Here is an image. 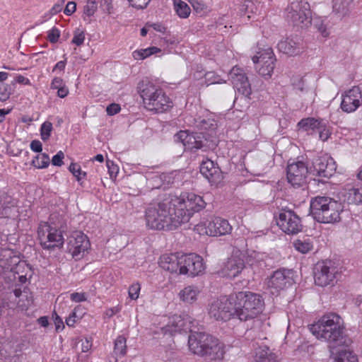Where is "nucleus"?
<instances>
[{
    "instance_id": "f257e3e1",
    "label": "nucleus",
    "mask_w": 362,
    "mask_h": 362,
    "mask_svg": "<svg viewBox=\"0 0 362 362\" xmlns=\"http://www.w3.org/2000/svg\"><path fill=\"white\" fill-rule=\"evenodd\" d=\"M344 330L343 320L335 313L325 315L310 326V331L317 339L327 341L333 346L346 344Z\"/></svg>"
},
{
    "instance_id": "f03ea898",
    "label": "nucleus",
    "mask_w": 362,
    "mask_h": 362,
    "mask_svg": "<svg viewBox=\"0 0 362 362\" xmlns=\"http://www.w3.org/2000/svg\"><path fill=\"white\" fill-rule=\"evenodd\" d=\"M175 210L170 195L157 204H149L145 211V220L148 228L153 230H173L180 223H175Z\"/></svg>"
},
{
    "instance_id": "7ed1b4c3",
    "label": "nucleus",
    "mask_w": 362,
    "mask_h": 362,
    "mask_svg": "<svg viewBox=\"0 0 362 362\" xmlns=\"http://www.w3.org/2000/svg\"><path fill=\"white\" fill-rule=\"evenodd\" d=\"M234 304L235 315L247 321L257 317L262 313L264 302L261 295L250 291H240L230 295Z\"/></svg>"
},
{
    "instance_id": "20e7f679",
    "label": "nucleus",
    "mask_w": 362,
    "mask_h": 362,
    "mask_svg": "<svg viewBox=\"0 0 362 362\" xmlns=\"http://www.w3.org/2000/svg\"><path fill=\"white\" fill-rule=\"evenodd\" d=\"M173 207L175 210V223H187L192 216L205 207L202 197L194 193H184L180 196L170 195Z\"/></svg>"
},
{
    "instance_id": "39448f33",
    "label": "nucleus",
    "mask_w": 362,
    "mask_h": 362,
    "mask_svg": "<svg viewBox=\"0 0 362 362\" xmlns=\"http://www.w3.org/2000/svg\"><path fill=\"white\" fill-rule=\"evenodd\" d=\"M310 208L313 216L318 222L333 223L340 221L341 204L330 197L317 196L313 198Z\"/></svg>"
},
{
    "instance_id": "423d86ee",
    "label": "nucleus",
    "mask_w": 362,
    "mask_h": 362,
    "mask_svg": "<svg viewBox=\"0 0 362 362\" xmlns=\"http://www.w3.org/2000/svg\"><path fill=\"white\" fill-rule=\"evenodd\" d=\"M140 95L144 107L149 111L163 113L170 110L173 106L172 100L160 87L152 83H146L140 87Z\"/></svg>"
},
{
    "instance_id": "0eeeda50",
    "label": "nucleus",
    "mask_w": 362,
    "mask_h": 362,
    "mask_svg": "<svg viewBox=\"0 0 362 362\" xmlns=\"http://www.w3.org/2000/svg\"><path fill=\"white\" fill-rule=\"evenodd\" d=\"M286 18L294 25L308 28L311 24V11L305 0L292 1L286 8Z\"/></svg>"
},
{
    "instance_id": "6e6552de",
    "label": "nucleus",
    "mask_w": 362,
    "mask_h": 362,
    "mask_svg": "<svg viewBox=\"0 0 362 362\" xmlns=\"http://www.w3.org/2000/svg\"><path fill=\"white\" fill-rule=\"evenodd\" d=\"M341 277V271L333 262L326 260L319 263L315 272L314 280L317 286H333Z\"/></svg>"
},
{
    "instance_id": "1a4fd4ad",
    "label": "nucleus",
    "mask_w": 362,
    "mask_h": 362,
    "mask_svg": "<svg viewBox=\"0 0 362 362\" xmlns=\"http://www.w3.org/2000/svg\"><path fill=\"white\" fill-rule=\"evenodd\" d=\"M40 245L45 250L60 247L64 244L62 232L47 223H41L37 230Z\"/></svg>"
},
{
    "instance_id": "9d476101",
    "label": "nucleus",
    "mask_w": 362,
    "mask_h": 362,
    "mask_svg": "<svg viewBox=\"0 0 362 362\" xmlns=\"http://www.w3.org/2000/svg\"><path fill=\"white\" fill-rule=\"evenodd\" d=\"M229 296H223L214 300L209 305L208 313L210 317L217 321H227L235 315L234 304Z\"/></svg>"
},
{
    "instance_id": "9b49d317",
    "label": "nucleus",
    "mask_w": 362,
    "mask_h": 362,
    "mask_svg": "<svg viewBox=\"0 0 362 362\" xmlns=\"http://www.w3.org/2000/svg\"><path fill=\"white\" fill-rule=\"evenodd\" d=\"M245 257L243 251L234 249L230 257L223 264L218 273L230 279L238 276L245 268Z\"/></svg>"
},
{
    "instance_id": "f8f14e48",
    "label": "nucleus",
    "mask_w": 362,
    "mask_h": 362,
    "mask_svg": "<svg viewBox=\"0 0 362 362\" xmlns=\"http://www.w3.org/2000/svg\"><path fill=\"white\" fill-rule=\"evenodd\" d=\"M277 225L288 235H296L301 232L303 225L299 216L291 210L283 209L279 214Z\"/></svg>"
},
{
    "instance_id": "ddd939ff",
    "label": "nucleus",
    "mask_w": 362,
    "mask_h": 362,
    "mask_svg": "<svg viewBox=\"0 0 362 362\" xmlns=\"http://www.w3.org/2000/svg\"><path fill=\"white\" fill-rule=\"evenodd\" d=\"M276 59L272 48L268 47L258 52V55L252 57V62L257 64L256 69L259 75L269 78L274 69Z\"/></svg>"
},
{
    "instance_id": "4468645a",
    "label": "nucleus",
    "mask_w": 362,
    "mask_h": 362,
    "mask_svg": "<svg viewBox=\"0 0 362 362\" xmlns=\"http://www.w3.org/2000/svg\"><path fill=\"white\" fill-rule=\"evenodd\" d=\"M310 169L303 161H293L288 164L286 178L293 187H302L306 182Z\"/></svg>"
},
{
    "instance_id": "2eb2a0df",
    "label": "nucleus",
    "mask_w": 362,
    "mask_h": 362,
    "mask_svg": "<svg viewBox=\"0 0 362 362\" xmlns=\"http://www.w3.org/2000/svg\"><path fill=\"white\" fill-rule=\"evenodd\" d=\"M293 283L292 272L289 269H280L273 272L267 284L272 293H278Z\"/></svg>"
},
{
    "instance_id": "dca6fc26",
    "label": "nucleus",
    "mask_w": 362,
    "mask_h": 362,
    "mask_svg": "<svg viewBox=\"0 0 362 362\" xmlns=\"http://www.w3.org/2000/svg\"><path fill=\"white\" fill-rule=\"evenodd\" d=\"M89 247V240L82 232L76 231L69 238L68 251L75 259H81Z\"/></svg>"
},
{
    "instance_id": "f3484780",
    "label": "nucleus",
    "mask_w": 362,
    "mask_h": 362,
    "mask_svg": "<svg viewBox=\"0 0 362 362\" xmlns=\"http://www.w3.org/2000/svg\"><path fill=\"white\" fill-rule=\"evenodd\" d=\"M205 269V265L201 256L189 254L181 255L180 274L197 276Z\"/></svg>"
},
{
    "instance_id": "a211bd4d",
    "label": "nucleus",
    "mask_w": 362,
    "mask_h": 362,
    "mask_svg": "<svg viewBox=\"0 0 362 362\" xmlns=\"http://www.w3.org/2000/svg\"><path fill=\"white\" fill-rule=\"evenodd\" d=\"M309 169L310 175L329 177L336 170V164L334 160L328 156H318L313 160V165Z\"/></svg>"
},
{
    "instance_id": "6ab92c4d",
    "label": "nucleus",
    "mask_w": 362,
    "mask_h": 362,
    "mask_svg": "<svg viewBox=\"0 0 362 362\" xmlns=\"http://www.w3.org/2000/svg\"><path fill=\"white\" fill-rule=\"evenodd\" d=\"M362 103V92L359 87L354 86L342 95L340 105L341 110L347 113L355 112Z\"/></svg>"
},
{
    "instance_id": "aec40b11",
    "label": "nucleus",
    "mask_w": 362,
    "mask_h": 362,
    "mask_svg": "<svg viewBox=\"0 0 362 362\" xmlns=\"http://www.w3.org/2000/svg\"><path fill=\"white\" fill-rule=\"evenodd\" d=\"M230 79L233 88L240 94L249 96L251 93V86L244 71L237 66H234L230 72Z\"/></svg>"
},
{
    "instance_id": "412c9836",
    "label": "nucleus",
    "mask_w": 362,
    "mask_h": 362,
    "mask_svg": "<svg viewBox=\"0 0 362 362\" xmlns=\"http://www.w3.org/2000/svg\"><path fill=\"white\" fill-rule=\"evenodd\" d=\"M174 139L181 143L185 150L190 151L194 152L204 146V141L199 134H189L187 131H180L175 135Z\"/></svg>"
},
{
    "instance_id": "4be33fe9",
    "label": "nucleus",
    "mask_w": 362,
    "mask_h": 362,
    "mask_svg": "<svg viewBox=\"0 0 362 362\" xmlns=\"http://www.w3.org/2000/svg\"><path fill=\"white\" fill-rule=\"evenodd\" d=\"M205 229L206 234L209 235L220 236L230 233L232 226L226 219L215 217L209 221L205 226Z\"/></svg>"
},
{
    "instance_id": "5701e85b",
    "label": "nucleus",
    "mask_w": 362,
    "mask_h": 362,
    "mask_svg": "<svg viewBox=\"0 0 362 362\" xmlns=\"http://www.w3.org/2000/svg\"><path fill=\"white\" fill-rule=\"evenodd\" d=\"M279 52L288 56H296L302 53L304 50L303 40L299 37L286 38L279 41L277 45Z\"/></svg>"
},
{
    "instance_id": "b1692460",
    "label": "nucleus",
    "mask_w": 362,
    "mask_h": 362,
    "mask_svg": "<svg viewBox=\"0 0 362 362\" xmlns=\"http://www.w3.org/2000/svg\"><path fill=\"white\" fill-rule=\"evenodd\" d=\"M210 336L202 332L190 334L188 340L190 351L194 354L204 356V351L209 342Z\"/></svg>"
},
{
    "instance_id": "393cba45",
    "label": "nucleus",
    "mask_w": 362,
    "mask_h": 362,
    "mask_svg": "<svg viewBox=\"0 0 362 362\" xmlns=\"http://www.w3.org/2000/svg\"><path fill=\"white\" fill-rule=\"evenodd\" d=\"M200 173L211 183H215L221 177L220 168L211 160H203L200 165Z\"/></svg>"
},
{
    "instance_id": "a878e982",
    "label": "nucleus",
    "mask_w": 362,
    "mask_h": 362,
    "mask_svg": "<svg viewBox=\"0 0 362 362\" xmlns=\"http://www.w3.org/2000/svg\"><path fill=\"white\" fill-rule=\"evenodd\" d=\"M209 344L204 351V356L212 360L222 359L225 354V345L217 338L210 336Z\"/></svg>"
},
{
    "instance_id": "bb28decb",
    "label": "nucleus",
    "mask_w": 362,
    "mask_h": 362,
    "mask_svg": "<svg viewBox=\"0 0 362 362\" xmlns=\"http://www.w3.org/2000/svg\"><path fill=\"white\" fill-rule=\"evenodd\" d=\"M160 266L170 273H179L180 274L181 256L175 254H165L162 255L159 261Z\"/></svg>"
},
{
    "instance_id": "cd10ccee",
    "label": "nucleus",
    "mask_w": 362,
    "mask_h": 362,
    "mask_svg": "<svg viewBox=\"0 0 362 362\" xmlns=\"http://www.w3.org/2000/svg\"><path fill=\"white\" fill-rule=\"evenodd\" d=\"M201 293L199 288L195 285L185 286L178 293V297L185 303L192 304L195 303Z\"/></svg>"
},
{
    "instance_id": "c85d7f7f",
    "label": "nucleus",
    "mask_w": 362,
    "mask_h": 362,
    "mask_svg": "<svg viewBox=\"0 0 362 362\" xmlns=\"http://www.w3.org/2000/svg\"><path fill=\"white\" fill-rule=\"evenodd\" d=\"M189 125L194 126L198 130L200 131H213L217 127L216 120L209 117H198L191 121L190 118L188 119Z\"/></svg>"
},
{
    "instance_id": "c756f323",
    "label": "nucleus",
    "mask_w": 362,
    "mask_h": 362,
    "mask_svg": "<svg viewBox=\"0 0 362 362\" xmlns=\"http://www.w3.org/2000/svg\"><path fill=\"white\" fill-rule=\"evenodd\" d=\"M344 201L348 204H358L362 202V193L358 188L347 186L342 192Z\"/></svg>"
},
{
    "instance_id": "7c9ffc66",
    "label": "nucleus",
    "mask_w": 362,
    "mask_h": 362,
    "mask_svg": "<svg viewBox=\"0 0 362 362\" xmlns=\"http://www.w3.org/2000/svg\"><path fill=\"white\" fill-rule=\"evenodd\" d=\"M332 362H358L357 356L350 350L342 349L332 354Z\"/></svg>"
},
{
    "instance_id": "2f4dec72",
    "label": "nucleus",
    "mask_w": 362,
    "mask_h": 362,
    "mask_svg": "<svg viewBox=\"0 0 362 362\" xmlns=\"http://www.w3.org/2000/svg\"><path fill=\"white\" fill-rule=\"evenodd\" d=\"M255 362H279L276 359V356L270 352L267 346H261L256 349Z\"/></svg>"
},
{
    "instance_id": "473e14b6",
    "label": "nucleus",
    "mask_w": 362,
    "mask_h": 362,
    "mask_svg": "<svg viewBox=\"0 0 362 362\" xmlns=\"http://www.w3.org/2000/svg\"><path fill=\"white\" fill-rule=\"evenodd\" d=\"M322 119H317L313 117H308L302 119L298 123V126L303 129L304 131L308 132H313L317 131L320 128V125L322 124Z\"/></svg>"
},
{
    "instance_id": "72a5a7b5",
    "label": "nucleus",
    "mask_w": 362,
    "mask_h": 362,
    "mask_svg": "<svg viewBox=\"0 0 362 362\" xmlns=\"http://www.w3.org/2000/svg\"><path fill=\"white\" fill-rule=\"evenodd\" d=\"M127 339L124 336H118L114 343L113 354L115 358L113 361L117 362L118 358L123 357L127 353Z\"/></svg>"
},
{
    "instance_id": "f704fd0d",
    "label": "nucleus",
    "mask_w": 362,
    "mask_h": 362,
    "mask_svg": "<svg viewBox=\"0 0 362 362\" xmlns=\"http://www.w3.org/2000/svg\"><path fill=\"white\" fill-rule=\"evenodd\" d=\"M183 322L180 316H173L168 325L162 328L164 334L170 333L173 334L182 329Z\"/></svg>"
},
{
    "instance_id": "c9c22d12",
    "label": "nucleus",
    "mask_w": 362,
    "mask_h": 362,
    "mask_svg": "<svg viewBox=\"0 0 362 362\" xmlns=\"http://www.w3.org/2000/svg\"><path fill=\"white\" fill-rule=\"evenodd\" d=\"M160 52L161 49L157 47H150L146 49H140L134 51L132 56L136 60H142Z\"/></svg>"
},
{
    "instance_id": "e433bc0d",
    "label": "nucleus",
    "mask_w": 362,
    "mask_h": 362,
    "mask_svg": "<svg viewBox=\"0 0 362 362\" xmlns=\"http://www.w3.org/2000/svg\"><path fill=\"white\" fill-rule=\"evenodd\" d=\"M174 9L177 16L186 18L190 14L191 10L187 3L182 0H173Z\"/></svg>"
},
{
    "instance_id": "4c0bfd02",
    "label": "nucleus",
    "mask_w": 362,
    "mask_h": 362,
    "mask_svg": "<svg viewBox=\"0 0 362 362\" xmlns=\"http://www.w3.org/2000/svg\"><path fill=\"white\" fill-rule=\"evenodd\" d=\"M292 86L298 94L306 93L308 90L306 79L300 75L292 78Z\"/></svg>"
},
{
    "instance_id": "58836bf2",
    "label": "nucleus",
    "mask_w": 362,
    "mask_h": 362,
    "mask_svg": "<svg viewBox=\"0 0 362 362\" xmlns=\"http://www.w3.org/2000/svg\"><path fill=\"white\" fill-rule=\"evenodd\" d=\"M226 81L221 78V77L213 71L207 72L204 74V79L199 83L201 86H209L215 83H223Z\"/></svg>"
},
{
    "instance_id": "ea45409f",
    "label": "nucleus",
    "mask_w": 362,
    "mask_h": 362,
    "mask_svg": "<svg viewBox=\"0 0 362 362\" xmlns=\"http://www.w3.org/2000/svg\"><path fill=\"white\" fill-rule=\"evenodd\" d=\"M49 162L50 159L49 156L46 153H41L35 157L32 160V164L36 168L42 169L48 167Z\"/></svg>"
},
{
    "instance_id": "a19ab883",
    "label": "nucleus",
    "mask_w": 362,
    "mask_h": 362,
    "mask_svg": "<svg viewBox=\"0 0 362 362\" xmlns=\"http://www.w3.org/2000/svg\"><path fill=\"white\" fill-rule=\"evenodd\" d=\"M293 246L298 252L306 254L313 250V245L310 240H296L293 243Z\"/></svg>"
},
{
    "instance_id": "79ce46f5",
    "label": "nucleus",
    "mask_w": 362,
    "mask_h": 362,
    "mask_svg": "<svg viewBox=\"0 0 362 362\" xmlns=\"http://www.w3.org/2000/svg\"><path fill=\"white\" fill-rule=\"evenodd\" d=\"M80 305L76 306L74 310L69 314V317L66 319V324L69 327H73L75 323L81 318V315H78L77 313L81 310Z\"/></svg>"
},
{
    "instance_id": "37998d69",
    "label": "nucleus",
    "mask_w": 362,
    "mask_h": 362,
    "mask_svg": "<svg viewBox=\"0 0 362 362\" xmlns=\"http://www.w3.org/2000/svg\"><path fill=\"white\" fill-rule=\"evenodd\" d=\"M351 1L352 0H332L333 10L337 13L343 12Z\"/></svg>"
},
{
    "instance_id": "c03bdc74",
    "label": "nucleus",
    "mask_w": 362,
    "mask_h": 362,
    "mask_svg": "<svg viewBox=\"0 0 362 362\" xmlns=\"http://www.w3.org/2000/svg\"><path fill=\"white\" fill-rule=\"evenodd\" d=\"M52 129V124L51 122H44L40 128V135L41 139L43 141H47L49 136Z\"/></svg>"
},
{
    "instance_id": "a18cd8bd",
    "label": "nucleus",
    "mask_w": 362,
    "mask_h": 362,
    "mask_svg": "<svg viewBox=\"0 0 362 362\" xmlns=\"http://www.w3.org/2000/svg\"><path fill=\"white\" fill-rule=\"evenodd\" d=\"M141 291V285L139 282L134 283L132 284L128 291L129 297L132 300H136L139 297V293Z\"/></svg>"
},
{
    "instance_id": "49530a36",
    "label": "nucleus",
    "mask_w": 362,
    "mask_h": 362,
    "mask_svg": "<svg viewBox=\"0 0 362 362\" xmlns=\"http://www.w3.org/2000/svg\"><path fill=\"white\" fill-rule=\"evenodd\" d=\"M69 171L77 178V180H81V175L86 176V173L81 171V166L77 163H71L69 168Z\"/></svg>"
},
{
    "instance_id": "de8ad7c7",
    "label": "nucleus",
    "mask_w": 362,
    "mask_h": 362,
    "mask_svg": "<svg viewBox=\"0 0 362 362\" xmlns=\"http://www.w3.org/2000/svg\"><path fill=\"white\" fill-rule=\"evenodd\" d=\"M60 37V31L56 27L48 31L47 38L51 43H56Z\"/></svg>"
},
{
    "instance_id": "09e8293b",
    "label": "nucleus",
    "mask_w": 362,
    "mask_h": 362,
    "mask_svg": "<svg viewBox=\"0 0 362 362\" xmlns=\"http://www.w3.org/2000/svg\"><path fill=\"white\" fill-rule=\"evenodd\" d=\"M97 10V5L94 1L89 0L87 4L84 6V14L88 16H93Z\"/></svg>"
},
{
    "instance_id": "8fccbe9b",
    "label": "nucleus",
    "mask_w": 362,
    "mask_h": 362,
    "mask_svg": "<svg viewBox=\"0 0 362 362\" xmlns=\"http://www.w3.org/2000/svg\"><path fill=\"white\" fill-rule=\"evenodd\" d=\"M317 132H319V137L322 141H327L330 136L329 130L327 129L325 122H322L320 125V128L317 129Z\"/></svg>"
},
{
    "instance_id": "3c124183",
    "label": "nucleus",
    "mask_w": 362,
    "mask_h": 362,
    "mask_svg": "<svg viewBox=\"0 0 362 362\" xmlns=\"http://www.w3.org/2000/svg\"><path fill=\"white\" fill-rule=\"evenodd\" d=\"M11 92L8 86L4 83H0V101H6L9 98Z\"/></svg>"
},
{
    "instance_id": "603ef678",
    "label": "nucleus",
    "mask_w": 362,
    "mask_h": 362,
    "mask_svg": "<svg viewBox=\"0 0 362 362\" xmlns=\"http://www.w3.org/2000/svg\"><path fill=\"white\" fill-rule=\"evenodd\" d=\"M85 40V33L83 31H79L74 33V37L71 40V42L76 45L77 46H81L83 44Z\"/></svg>"
},
{
    "instance_id": "864d4df0",
    "label": "nucleus",
    "mask_w": 362,
    "mask_h": 362,
    "mask_svg": "<svg viewBox=\"0 0 362 362\" xmlns=\"http://www.w3.org/2000/svg\"><path fill=\"white\" fill-rule=\"evenodd\" d=\"M64 158V153L59 151L56 155L52 157V164L55 166H62L63 165V159Z\"/></svg>"
},
{
    "instance_id": "5fc2aeb1",
    "label": "nucleus",
    "mask_w": 362,
    "mask_h": 362,
    "mask_svg": "<svg viewBox=\"0 0 362 362\" xmlns=\"http://www.w3.org/2000/svg\"><path fill=\"white\" fill-rule=\"evenodd\" d=\"M70 298L75 303L84 302L87 300V297L85 293L74 292L70 295Z\"/></svg>"
},
{
    "instance_id": "6e6d98bb",
    "label": "nucleus",
    "mask_w": 362,
    "mask_h": 362,
    "mask_svg": "<svg viewBox=\"0 0 362 362\" xmlns=\"http://www.w3.org/2000/svg\"><path fill=\"white\" fill-rule=\"evenodd\" d=\"M131 5L138 9H143L147 6L151 0H128Z\"/></svg>"
},
{
    "instance_id": "4d7b16f0",
    "label": "nucleus",
    "mask_w": 362,
    "mask_h": 362,
    "mask_svg": "<svg viewBox=\"0 0 362 362\" xmlns=\"http://www.w3.org/2000/svg\"><path fill=\"white\" fill-rule=\"evenodd\" d=\"M120 110V105L117 103H111L106 108L107 114L111 116L119 113Z\"/></svg>"
},
{
    "instance_id": "13d9d810",
    "label": "nucleus",
    "mask_w": 362,
    "mask_h": 362,
    "mask_svg": "<svg viewBox=\"0 0 362 362\" xmlns=\"http://www.w3.org/2000/svg\"><path fill=\"white\" fill-rule=\"evenodd\" d=\"M121 310V306L117 305L112 308H107L105 312V315L107 318H110Z\"/></svg>"
},
{
    "instance_id": "bf43d9fd",
    "label": "nucleus",
    "mask_w": 362,
    "mask_h": 362,
    "mask_svg": "<svg viewBox=\"0 0 362 362\" xmlns=\"http://www.w3.org/2000/svg\"><path fill=\"white\" fill-rule=\"evenodd\" d=\"M76 5L74 1H69L67 3L64 13L66 16H71L76 11Z\"/></svg>"
},
{
    "instance_id": "052dcab7",
    "label": "nucleus",
    "mask_w": 362,
    "mask_h": 362,
    "mask_svg": "<svg viewBox=\"0 0 362 362\" xmlns=\"http://www.w3.org/2000/svg\"><path fill=\"white\" fill-rule=\"evenodd\" d=\"M65 84L61 78L55 77L52 79L51 83V88L57 90L58 88L64 86Z\"/></svg>"
},
{
    "instance_id": "680f3d73",
    "label": "nucleus",
    "mask_w": 362,
    "mask_h": 362,
    "mask_svg": "<svg viewBox=\"0 0 362 362\" xmlns=\"http://www.w3.org/2000/svg\"><path fill=\"white\" fill-rule=\"evenodd\" d=\"M30 149L37 153H40L42 150V143L39 140H33L30 143Z\"/></svg>"
},
{
    "instance_id": "e2e57ef3",
    "label": "nucleus",
    "mask_w": 362,
    "mask_h": 362,
    "mask_svg": "<svg viewBox=\"0 0 362 362\" xmlns=\"http://www.w3.org/2000/svg\"><path fill=\"white\" fill-rule=\"evenodd\" d=\"M54 322L55 325L57 332H59V330H62L64 328V324L62 319L57 315L54 317Z\"/></svg>"
},
{
    "instance_id": "0e129e2a",
    "label": "nucleus",
    "mask_w": 362,
    "mask_h": 362,
    "mask_svg": "<svg viewBox=\"0 0 362 362\" xmlns=\"http://www.w3.org/2000/svg\"><path fill=\"white\" fill-rule=\"evenodd\" d=\"M81 349L83 352L88 351L92 347V342L88 339L81 340Z\"/></svg>"
},
{
    "instance_id": "69168bd1",
    "label": "nucleus",
    "mask_w": 362,
    "mask_h": 362,
    "mask_svg": "<svg viewBox=\"0 0 362 362\" xmlns=\"http://www.w3.org/2000/svg\"><path fill=\"white\" fill-rule=\"evenodd\" d=\"M66 64V59L64 60H62V61L58 62L55 64V66H54L52 71H64V69H65Z\"/></svg>"
},
{
    "instance_id": "338daca9",
    "label": "nucleus",
    "mask_w": 362,
    "mask_h": 362,
    "mask_svg": "<svg viewBox=\"0 0 362 362\" xmlns=\"http://www.w3.org/2000/svg\"><path fill=\"white\" fill-rule=\"evenodd\" d=\"M15 81L16 83L23 84V85H30V81L28 78H26L22 75L16 76L15 78Z\"/></svg>"
},
{
    "instance_id": "774afa93",
    "label": "nucleus",
    "mask_w": 362,
    "mask_h": 362,
    "mask_svg": "<svg viewBox=\"0 0 362 362\" xmlns=\"http://www.w3.org/2000/svg\"><path fill=\"white\" fill-rule=\"evenodd\" d=\"M64 1L62 0L61 3L55 4L52 8L50 10V13L52 15H55L60 12L62 8V4H64Z\"/></svg>"
}]
</instances>
